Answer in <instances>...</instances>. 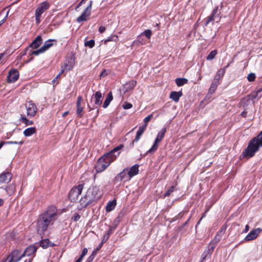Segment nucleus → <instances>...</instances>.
Instances as JSON below:
<instances>
[{
	"label": "nucleus",
	"instance_id": "f257e3e1",
	"mask_svg": "<svg viewBox=\"0 0 262 262\" xmlns=\"http://www.w3.org/2000/svg\"><path fill=\"white\" fill-rule=\"evenodd\" d=\"M57 213V210L56 207L51 205L38 216L36 226L38 234L39 235L43 234L49 226L54 224L56 220Z\"/></svg>",
	"mask_w": 262,
	"mask_h": 262
},
{
	"label": "nucleus",
	"instance_id": "f03ea898",
	"mask_svg": "<svg viewBox=\"0 0 262 262\" xmlns=\"http://www.w3.org/2000/svg\"><path fill=\"white\" fill-rule=\"evenodd\" d=\"M262 147V130L249 142L247 148L242 152L244 157L251 158Z\"/></svg>",
	"mask_w": 262,
	"mask_h": 262
},
{
	"label": "nucleus",
	"instance_id": "7ed1b4c3",
	"mask_svg": "<svg viewBox=\"0 0 262 262\" xmlns=\"http://www.w3.org/2000/svg\"><path fill=\"white\" fill-rule=\"evenodd\" d=\"M86 193L89 201H91L93 204H96L102 195L99 190V187L97 186H91Z\"/></svg>",
	"mask_w": 262,
	"mask_h": 262
},
{
	"label": "nucleus",
	"instance_id": "20e7f679",
	"mask_svg": "<svg viewBox=\"0 0 262 262\" xmlns=\"http://www.w3.org/2000/svg\"><path fill=\"white\" fill-rule=\"evenodd\" d=\"M84 188V183L80 184L73 187L69 193V198L71 202H75L78 200V196L81 194Z\"/></svg>",
	"mask_w": 262,
	"mask_h": 262
},
{
	"label": "nucleus",
	"instance_id": "39448f33",
	"mask_svg": "<svg viewBox=\"0 0 262 262\" xmlns=\"http://www.w3.org/2000/svg\"><path fill=\"white\" fill-rule=\"evenodd\" d=\"M166 132V128H163L159 132L154 144L152 145V147L147 151V154H153L157 150L159 146V143H160L163 139Z\"/></svg>",
	"mask_w": 262,
	"mask_h": 262
},
{
	"label": "nucleus",
	"instance_id": "423d86ee",
	"mask_svg": "<svg viewBox=\"0 0 262 262\" xmlns=\"http://www.w3.org/2000/svg\"><path fill=\"white\" fill-rule=\"evenodd\" d=\"M111 163L110 161L102 156L98 160L95 166L96 170L97 172H101L106 169Z\"/></svg>",
	"mask_w": 262,
	"mask_h": 262
},
{
	"label": "nucleus",
	"instance_id": "0eeeda50",
	"mask_svg": "<svg viewBox=\"0 0 262 262\" xmlns=\"http://www.w3.org/2000/svg\"><path fill=\"white\" fill-rule=\"evenodd\" d=\"M23 256V254H20L18 250H14L6 258L3 259L2 262H18Z\"/></svg>",
	"mask_w": 262,
	"mask_h": 262
},
{
	"label": "nucleus",
	"instance_id": "6e6552de",
	"mask_svg": "<svg viewBox=\"0 0 262 262\" xmlns=\"http://www.w3.org/2000/svg\"><path fill=\"white\" fill-rule=\"evenodd\" d=\"M93 2L91 1L90 2V4L89 6L84 9L81 15L77 17V21L78 23H81L83 21H85L87 20V17L90 16L92 10V6Z\"/></svg>",
	"mask_w": 262,
	"mask_h": 262
},
{
	"label": "nucleus",
	"instance_id": "1a4fd4ad",
	"mask_svg": "<svg viewBox=\"0 0 262 262\" xmlns=\"http://www.w3.org/2000/svg\"><path fill=\"white\" fill-rule=\"evenodd\" d=\"M102 98L101 93L100 91L96 92L91 99V101L94 99L95 104L96 106L94 107H91L89 104H88V106L89 108V111H91L95 108H97L98 106H100L102 103Z\"/></svg>",
	"mask_w": 262,
	"mask_h": 262
},
{
	"label": "nucleus",
	"instance_id": "9d476101",
	"mask_svg": "<svg viewBox=\"0 0 262 262\" xmlns=\"http://www.w3.org/2000/svg\"><path fill=\"white\" fill-rule=\"evenodd\" d=\"M19 77V72L17 70L12 69L9 72L7 76V81L9 83L15 82Z\"/></svg>",
	"mask_w": 262,
	"mask_h": 262
},
{
	"label": "nucleus",
	"instance_id": "9b49d317",
	"mask_svg": "<svg viewBox=\"0 0 262 262\" xmlns=\"http://www.w3.org/2000/svg\"><path fill=\"white\" fill-rule=\"evenodd\" d=\"M26 107L27 109L28 116L30 117H33L35 116L37 112V108L34 104L31 102H29L26 104Z\"/></svg>",
	"mask_w": 262,
	"mask_h": 262
},
{
	"label": "nucleus",
	"instance_id": "f8f14e48",
	"mask_svg": "<svg viewBox=\"0 0 262 262\" xmlns=\"http://www.w3.org/2000/svg\"><path fill=\"white\" fill-rule=\"evenodd\" d=\"M261 231V229L259 228L251 230L245 237V240L249 241L255 239Z\"/></svg>",
	"mask_w": 262,
	"mask_h": 262
},
{
	"label": "nucleus",
	"instance_id": "ddd939ff",
	"mask_svg": "<svg viewBox=\"0 0 262 262\" xmlns=\"http://www.w3.org/2000/svg\"><path fill=\"white\" fill-rule=\"evenodd\" d=\"M50 7V4L47 2H44L40 3L38 8L35 10V14L39 15L41 14Z\"/></svg>",
	"mask_w": 262,
	"mask_h": 262
},
{
	"label": "nucleus",
	"instance_id": "4468645a",
	"mask_svg": "<svg viewBox=\"0 0 262 262\" xmlns=\"http://www.w3.org/2000/svg\"><path fill=\"white\" fill-rule=\"evenodd\" d=\"M12 179V174L9 172H3L0 174V185L9 183Z\"/></svg>",
	"mask_w": 262,
	"mask_h": 262
},
{
	"label": "nucleus",
	"instance_id": "2eb2a0df",
	"mask_svg": "<svg viewBox=\"0 0 262 262\" xmlns=\"http://www.w3.org/2000/svg\"><path fill=\"white\" fill-rule=\"evenodd\" d=\"M82 100V97L81 96H79L77 98V100L76 102V114L78 116L80 117H82L83 116L82 112L83 111V107L81 105V103Z\"/></svg>",
	"mask_w": 262,
	"mask_h": 262
},
{
	"label": "nucleus",
	"instance_id": "dca6fc26",
	"mask_svg": "<svg viewBox=\"0 0 262 262\" xmlns=\"http://www.w3.org/2000/svg\"><path fill=\"white\" fill-rule=\"evenodd\" d=\"M218 9V6L215 7L212 12L211 14L204 19V21H205L204 24L205 26H207L210 22L214 20V18L217 16Z\"/></svg>",
	"mask_w": 262,
	"mask_h": 262
},
{
	"label": "nucleus",
	"instance_id": "f3484780",
	"mask_svg": "<svg viewBox=\"0 0 262 262\" xmlns=\"http://www.w3.org/2000/svg\"><path fill=\"white\" fill-rule=\"evenodd\" d=\"M139 165L135 164L132 166L129 170L128 169L127 176L128 177V180H129L131 178L137 174L139 172Z\"/></svg>",
	"mask_w": 262,
	"mask_h": 262
},
{
	"label": "nucleus",
	"instance_id": "a211bd4d",
	"mask_svg": "<svg viewBox=\"0 0 262 262\" xmlns=\"http://www.w3.org/2000/svg\"><path fill=\"white\" fill-rule=\"evenodd\" d=\"M146 128V127H145V126L142 125V126H139V129L136 133V137H135V139L133 141L132 143L130 144V146L132 147L134 146L135 142H138V141L139 140V139L140 138L142 135L143 134V133L145 130Z\"/></svg>",
	"mask_w": 262,
	"mask_h": 262
},
{
	"label": "nucleus",
	"instance_id": "6ab92c4d",
	"mask_svg": "<svg viewBox=\"0 0 262 262\" xmlns=\"http://www.w3.org/2000/svg\"><path fill=\"white\" fill-rule=\"evenodd\" d=\"M37 249V247L34 245H31L28 246L27 248H26L25 251L23 253L24 256L25 255L28 256L32 255L36 252Z\"/></svg>",
	"mask_w": 262,
	"mask_h": 262
},
{
	"label": "nucleus",
	"instance_id": "aec40b11",
	"mask_svg": "<svg viewBox=\"0 0 262 262\" xmlns=\"http://www.w3.org/2000/svg\"><path fill=\"white\" fill-rule=\"evenodd\" d=\"M225 232V229L222 228L219 231L217 232L215 236L213 238V239L211 242V243L213 244L216 245L220 241L223 235L224 234Z\"/></svg>",
	"mask_w": 262,
	"mask_h": 262
},
{
	"label": "nucleus",
	"instance_id": "412c9836",
	"mask_svg": "<svg viewBox=\"0 0 262 262\" xmlns=\"http://www.w3.org/2000/svg\"><path fill=\"white\" fill-rule=\"evenodd\" d=\"M119 154L120 152H117V154H115V152H114L111 150L110 151L103 155V156L106 159H108V161H110L111 163H112V162L116 160V158L119 155Z\"/></svg>",
	"mask_w": 262,
	"mask_h": 262
},
{
	"label": "nucleus",
	"instance_id": "4be33fe9",
	"mask_svg": "<svg viewBox=\"0 0 262 262\" xmlns=\"http://www.w3.org/2000/svg\"><path fill=\"white\" fill-rule=\"evenodd\" d=\"M42 39L41 36L38 35L29 45L30 47H31L32 49H36L40 46V45L42 43Z\"/></svg>",
	"mask_w": 262,
	"mask_h": 262
},
{
	"label": "nucleus",
	"instance_id": "5701e85b",
	"mask_svg": "<svg viewBox=\"0 0 262 262\" xmlns=\"http://www.w3.org/2000/svg\"><path fill=\"white\" fill-rule=\"evenodd\" d=\"M128 168H124L121 172H120L119 174L117 175V176L115 178V180L117 182H121L123 179H125L127 177Z\"/></svg>",
	"mask_w": 262,
	"mask_h": 262
},
{
	"label": "nucleus",
	"instance_id": "b1692460",
	"mask_svg": "<svg viewBox=\"0 0 262 262\" xmlns=\"http://www.w3.org/2000/svg\"><path fill=\"white\" fill-rule=\"evenodd\" d=\"M137 82L135 80H131L126 82L123 86L125 92L132 90L136 86Z\"/></svg>",
	"mask_w": 262,
	"mask_h": 262
},
{
	"label": "nucleus",
	"instance_id": "393cba45",
	"mask_svg": "<svg viewBox=\"0 0 262 262\" xmlns=\"http://www.w3.org/2000/svg\"><path fill=\"white\" fill-rule=\"evenodd\" d=\"M89 199H88V197H87L86 193L83 197H82L80 199V200L79 201V203L80 204V206H81V208H85L88 205L93 204L91 202V201H89Z\"/></svg>",
	"mask_w": 262,
	"mask_h": 262
},
{
	"label": "nucleus",
	"instance_id": "a878e982",
	"mask_svg": "<svg viewBox=\"0 0 262 262\" xmlns=\"http://www.w3.org/2000/svg\"><path fill=\"white\" fill-rule=\"evenodd\" d=\"M113 99V96L112 95V93L111 92H110L107 96L106 98L105 99V101L103 104L102 107L104 108H106L110 104V102L112 101V100Z\"/></svg>",
	"mask_w": 262,
	"mask_h": 262
},
{
	"label": "nucleus",
	"instance_id": "bb28decb",
	"mask_svg": "<svg viewBox=\"0 0 262 262\" xmlns=\"http://www.w3.org/2000/svg\"><path fill=\"white\" fill-rule=\"evenodd\" d=\"M5 192L7 194L10 196L15 191V185L14 184H11L7 186L4 189Z\"/></svg>",
	"mask_w": 262,
	"mask_h": 262
},
{
	"label": "nucleus",
	"instance_id": "cd10ccee",
	"mask_svg": "<svg viewBox=\"0 0 262 262\" xmlns=\"http://www.w3.org/2000/svg\"><path fill=\"white\" fill-rule=\"evenodd\" d=\"M36 132V129L35 127H29V128H26L24 131V135L26 137H29V136H32L33 134H35Z\"/></svg>",
	"mask_w": 262,
	"mask_h": 262
},
{
	"label": "nucleus",
	"instance_id": "c85d7f7f",
	"mask_svg": "<svg viewBox=\"0 0 262 262\" xmlns=\"http://www.w3.org/2000/svg\"><path fill=\"white\" fill-rule=\"evenodd\" d=\"M225 73V69L223 68L219 70L214 76V80L219 82L220 80L222 78Z\"/></svg>",
	"mask_w": 262,
	"mask_h": 262
},
{
	"label": "nucleus",
	"instance_id": "c756f323",
	"mask_svg": "<svg viewBox=\"0 0 262 262\" xmlns=\"http://www.w3.org/2000/svg\"><path fill=\"white\" fill-rule=\"evenodd\" d=\"M116 205V201L114 200L112 201H110L106 205V211L107 212H110L112 211L115 207Z\"/></svg>",
	"mask_w": 262,
	"mask_h": 262
},
{
	"label": "nucleus",
	"instance_id": "7c9ffc66",
	"mask_svg": "<svg viewBox=\"0 0 262 262\" xmlns=\"http://www.w3.org/2000/svg\"><path fill=\"white\" fill-rule=\"evenodd\" d=\"M170 98L174 101L178 102L180 97V91L175 92L172 91L171 92L169 96Z\"/></svg>",
	"mask_w": 262,
	"mask_h": 262
},
{
	"label": "nucleus",
	"instance_id": "2f4dec72",
	"mask_svg": "<svg viewBox=\"0 0 262 262\" xmlns=\"http://www.w3.org/2000/svg\"><path fill=\"white\" fill-rule=\"evenodd\" d=\"M56 41L55 40L49 39L44 43L43 45L40 48L43 52L48 50L51 47L53 46V43H51V41Z\"/></svg>",
	"mask_w": 262,
	"mask_h": 262
},
{
	"label": "nucleus",
	"instance_id": "473e14b6",
	"mask_svg": "<svg viewBox=\"0 0 262 262\" xmlns=\"http://www.w3.org/2000/svg\"><path fill=\"white\" fill-rule=\"evenodd\" d=\"M249 96L251 97L252 99L261 98L262 97V88L259 89L256 91L252 93Z\"/></svg>",
	"mask_w": 262,
	"mask_h": 262
},
{
	"label": "nucleus",
	"instance_id": "72a5a7b5",
	"mask_svg": "<svg viewBox=\"0 0 262 262\" xmlns=\"http://www.w3.org/2000/svg\"><path fill=\"white\" fill-rule=\"evenodd\" d=\"M219 83V82L213 80L209 89V92L211 94L214 93Z\"/></svg>",
	"mask_w": 262,
	"mask_h": 262
},
{
	"label": "nucleus",
	"instance_id": "f704fd0d",
	"mask_svg": "<svg viewBox=\"0 0 262 262\" xmlns=\"http://www.w3.org/2000/svg\"><path fill=\"white\" fill-rule=\"evenodd\" d=\"M31 48V47H30V46H29L28 47L26 48L27 55H28V57L29 58L26 61L27 63L32 61L34 58V57L32 56V52H33V50H32Z\"/></svg>",
	"mask_w": 262,
	"mask_h": 262
},
{
	"label": "nucleus",
	"instance_id": "c9c22d12",
	"mask_svg": "<svg viewBox=\"0 0 262 262\" xmlns=\"http://www.w3.org/2000/svg\"><path fill=\"white\" fill-rule=\"evenodd\" d=\"M217 54V51L216 50L211 51L206 57L207 60H211L213 59Z\"/></svg>",
	"mask_w": 262,
	"mask_h": 262
},
{
	"label": "nucleus",
	"instance_id": "e433bc0d",
	"mask_svg": "<svg viewBox=\"0 0 262 262\" xmlns=\"http://www.w3.org/2000/svg\"><path fill=\"white\" fill-rule=\"evenodd\" d=\"M51 243L48 239H45L42 240L40 242V246H41L43 248H47L49 245V243Z\"/></svg>",
	"mask_w": 262,
	"mask_h": 262
},
{
	"label": "nucleus",
	"instance_id": "4c0bfd02",
	"mask_svg": "<svg viewBox=\"0 0 262 262\" xmlns=\"http://www.w3.org/2000/svg\"><path fill=\"white\" fill-rule=\"evenodd\" d=\"M215 246V245L210 242V244L208 247V249L206 250L207 251L208 253L209 254V255L211 254Z\"/></svg>",
	"mask_w": 262,
	"mask_h": 262
},
{
	"label": "nucleus",
	"instance_id": "58836bf2",
	"mask_svg": "<svg viewBox=\"0 0 262 262\" xmlns=\"http://www.w3.org/2000/svg\"><path fill=\"white\" fill-rule=\"evenodd\" d=\"M142 34H144L148 39H150L152 35V31L151 30L147 29L141 34V35Z\"/></svg>",
	"mask_w": 262,
	"mask_h": 262
},
{
	"label": "nucleus",
	"instance_id": "ea45409f",
	"mask_svg": "<svg viewBox=\"0 0 262 262\" xmlns=\"http://www.w3.org/2000/svg\"><path fill=\"white\" fill-rule=\"evenodd\" d=\"M84 46L85 47H89L90 48H92L95 46V41L93 39H91L89 41H86L84 43Z\"/></svg>",
	"mask_w": 262,
	"mask_h": 262
},
{
	"label": "nucleus",
	"instance_id": "a19ab883",
	"mask_svg": "<svg viewBox=\"0 0 262 262\" xmlns=\"http://www.w3.org/2000/svg\"><path fill=\"white\" fill-rule=\"evenodd\" d=\"M256 75L255 73H251L247 76V79L249 82H253L255 81Z\"/></svg>",
	"mask_w": 262,
	"mask_h": 262
},
{
	"label": "nucleus",
	"instance_id": "79ce46f5",
	"mask_svg": "<svg viewBox=\"0 0 262 262\" xmlns=\"http://www.w3.org/2000/svg\"><path fill=\"white\" fill-rule=\"evenodd\" d=\"M152 117V115L150 114L146 117L144 119V124L143 126H145V127H147L148 122L150 120L151 118Z\"/></svg>",
	"mask_w": 262,
	"mask_h": 262
},
{
	"label": "nucleus",
	"instance_id": "37998d69",
	"mask_svg": "<svg viewBox=\"0 0 262 262\" xmlns=\"http://www.w3.org/2000/svg\"><path fill=\"white\" fill-rule=\"evenodd\" d=\"M109 73H110L109 70L104 69L102 70V71L100 74L99 76L100 78L104 77L106 76H107Z\"/></svg>",
	"mask_w": 262,
	"mask_h": 262
},
{
	"label": "nucleus",
	"instance_id": "c03bdc74",
	"mask_svg": "<svg viewBox=\"0 0 262 262\" xmlns=\"http://www.w3.org/2000/svg\"><path fill=\"white\" fill-rule=\"evenodd\" d=\"M123 147V144H120L119 146H117V147H115L114 149H113L112 150L115 152V154H117V152H120V150H121Z\"/></svg>",
	"mask_w": 262,
	"mask_h": 262
},
{
	"label": "nucleus",
	"instance_id": "a18cd8bd",
	"mask_svg": "<svg viewBox=\"0 0 262 262\" xmlns=\"http://www.w3.org/2000/svg\"><path fill=\"white\" fill-rule=\"evenodd\" d=\"M123 213L122 212H120L119 214V215H118V216L116 217V219L114 221V222L116 224H118L121 221V218L122 217H123Z\"/></svg>",
	"mask_w": 262,
	"mask_h": 262
},
{
	"label": "nucleus",
	"instance_id": "49530a36",
	"mask_svg": "<svg viewBox=\"0 0 262 262\" xmlns=\"http://www.w3.org/2000/svg\"><path fill=\"white\" fill-rule=\"evenodd\" d=\"M23 144H24L23 141L5 142V144H20V145H22Z\"/></svg>",
	"mask_w": 262,
	"mask_h": 262
},
{
	"label": "nucleus",
	"instance_id": "de8ad7c7",
	"mask_svg": "<svg viewBox=\"0 0 262 262\" xmlns=\"http://www.w3.org/2000/svg\"><path fill=\"white\" fill-rule=\"evenodd\" d=\"M175 189V186H172L164 194V196H168L170 195L171 192H173Z\"/></svg>",
	"mask_w": 262,
	"mask_h": 262
},
{
	"label": "nucleus",
	"instance_id": "09e8293b",
	"mask_svg": "<svg viewBox=\"0 0 262 262\" xmlns=\"http://www.w3.org/2000/svg\"><path fill=\"white\" fill-rule=\"evenodd\" d=\"M117 39L118 36L117 35H113L109 37L106 40H105L104 43H106V42L107 41H116Z\"/></svg>",
	"mask_w": 262,
	"mask_h": 262
},
{
	"label": "nucleus",
	"instance_id": "8fccbe9b",
	"mask_svg": "<svg viewBox=\"0 0 262 262\" xmlns=\"http://www.w3.org/2000/svg\"><path fill=\"white\" fill-rule=\"evenodd\" d=\"M133 106V105L130 103L128 102H125L123 105V107L125 110H127L132 108Z\"/></svg>",
	"mask_w": 262,
	"mask_h": 262
},
{
	"label": "nucleus",
	"instance_id": "3c124183",
	"mask_svg": "<svg viewBox=\"0 0 262 262\" xmlns=\"http://www.w3.org/2000/svg\"><path fill=\"white\" fill-rule=\"evenodd\" d=\"M80 218V215L78 213H75L72 217V220L75 222L78 221Z\"/></svg>",
	"mask_w": 262,
	"mask_h": 262
},
{
	"label": "nucleus",
	"instance_id": "603ef678",
	"mask_svg": "<svg viewBox=\"0 0 262 262\" xmlns=\"http://www.w3.org/2000/svg\"><path fill=\"white\" fill-rule=\"evenodd\" d=\"M208 255H209V254L208 253V252L206 250H205L202 255V256H201L202 260L201 262H202L203 260H204L206 258V257H207V256Z\"/></svg>",
	"mask_w": 262,
	"mask_h": 262
},
{
	"label": "nucleus",
	"instance_id": "864d4df0",
	"mask_svg": "<svg viewBox=\"0 0 262 262\" xmlns=\"http://www.w3.org/2000/svg\"><path fill=\"white\" fill-rule=\"evenodd\" d=\"M32 53H33V55H38L39 54L42 53L43 52H42L41 49L40 48L38 50H35V51H33V52H32Z\"/></svg>",
	"mask_w": 262,
	"mask_h": 262
},
{
	"label": "nucleus",
	"instance_id": "5fc2aeb1",
	"mask_svg": "<svg viewBox=\"0 0 262 262\" xmlns=\"http://www.w3.org/2000/svg\"><path fill=\"white\" fill-rule=\"evenodd\" d=\"M109 237H110V235H107V234H105L104 236H103V238L102 239V241L101 243V245H103L104 243L106 242L108 239L109 238Z\"/></svg>",
	"mask_w": 262,
	"mask_h": 262
},
{
	"label": "nucleus",
	"instance_id": "6e6d98bb",
	"mask_svg": "<svg viewBox=\"0 0 262 262\" xmlns=\"http://www.w3.org/2000/svg\"><path fill=\"white\" fill-rule=\"evenodd\" d=\"M35 14L36 23V24H38L40 22V17H41V15H38L37 14Z\"/></svg>",
	"mask_w": 262,
	"mask_h": 262
},
{
	"label": "nucleus",
	"instance_id": "4d7b16f0",
	"mask_svg": "<svg viewBox=\"0 0 262 262\" xmlns=\"http://www.w3.org/2000/svg\"><path fill=\"white\" fill-rule=\"evenodd\" d=\"M87 253L88 249L86 248H84L82 251L80 256H82V257L83 258V257L87 254Z\"/></svg>",
	"mask_w": 262,
	"mask_h": 262
},
{
	"label": "nucleus",
	"instance_id": "13d9d810",
	"mask_svg": "<svg viewBox=\"0 0 262 262\" xmlns=\"http://www.w3.org/2000/svg\"><path fill=\"white\" fill-rule=\"evenodd\" d=\"M105 30H106L105 27L103 26H101L99 28V31L101 33L104 32Z\"/></svg>",
	"mask_w": 262,
	"mask_h": 262
},
{
	"label": "nucleus",
	"instance_id": "bf43d9fd",
	"mask_svg": "<svg viewBox=\"0 0 262 262\" xmlns=\"http://www.w3.org/2000/svg\"><path fill=\"white\" fill-rule=\"evenodd\" d=\"M64 72V70H61V72L56 76V77L52 80V82L54 83L55 81L60 76V75Z\"/></svg>",
	"mask_w": 262,
	"mask_h": 262
},
{
	"label": "nucleus",
	"instance_id": "052dcab7",
	"mask_svg": "<svg viewBox=\"0 0 262 262\" xmlns=\"http://www.w3.org/2000/svg\"><path fill=\"white\" fill-rule=\"evenodd\" d=\"M24 124H25L26 125H32L33 124V122L32 121H31V120H29L28 119H27V121H25Z\"/></svg>",
	"mask_w": 262,
	"mask_h": 262
},
{
	"label": "nucleus",
	"instance_id": "680f3d73",
	"mask_svg": "<svg viewBox=\"0 0 262 262\" xmlns=\"http://www.w3.org/2000/svg\"><path fill=\"white\" fill-rule=\"evenodd\" d=\"M114 231V230L111 227H110V228L108 230V231H107V233L106 234L108 235H110L111 234L113 233V232Z\"/></svg>",
	"mask_w": 262,
	"mask_h": 262
},
{
	"label": "nucleus",
	"instance_id": "e2e57ef3",
	"mask_svg": "<svg viewBox=\"0 0 262 262\" xmlns=\"http://www.w3.org/2000/svg\"><path fill=\"white\" fill-rule=\"evenodd\" d=\"M27 118L25 116H23V115H21V117H20V121L21 122H22L23 123H25V121H27Z\"/></svg>",
	"mask_w": 262,
	"mask_h": 262
},
{
	"label": "nucleus",
	"instance_id": "0e129e2a",
	"mask_svg": "<svg viewBox=\"0 0 262 262\" xmlns=\"http://www.w3.org/2000/svg\"><path fill=\"white\" fill-rule=\"evenodd\" d=\"M188 82V80L184 78H181V85L187 83Z\"/></svg>",
	"mask_w": 262,
	"mask_h": 262
},
{
	"label": "nucleus",
	"instance_id": "69168bd1",
	"mask_svg": "<svg viewBox=\"0 0 262 262\" xmlns=\"http://www.w3.org/2000/svg\"><path fill=\"white\" fill-rule=\"evenodd\" d=\"M99 248H96L95 250H94L93 251V252H92V253L91 254V255H93V257L95 258V256H96V255L97 254V251H99Z\"/></svg>",
	"mask_w": 262,
	"mask_h": 262
},
{
	"label": "nucleus",
	"instance_id": "338daca9",
	"mask_svg": "<svg viewBox=\"0 0 262 262\" xmlns=\"http://www.w3.org/2000/svg\"><path fill=\"white\" fill-rule=\"evenodd\" d=\"M94 258V257H93V255H90L87 258L86 260H88L89 262H92Z\"/></svg>",
	"mask_w": 262,
	"mask_h": 262
},
{
	"label": "nucleus",
	"instance_id": "774afa93",
	"mask_svg": "<svg viewBox=\"0 0 262 262\" xmlns=\"http://www.w3.org/2000/svg\"><path fill=\"white\" fill-rule=\"evenodd\" d=\"M176 83L177 85L178 86H180V83H181V81H180V77L177 78L176 79Z\"/></svg>",
	"mask_w": 262,
	"mask_h": 262
}]
</instances>
